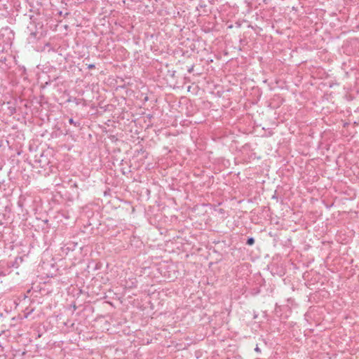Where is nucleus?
<instances>
[{
    "label": "nucleus",
    "mask_w": 359,
    "mask_h": 359,
    "mask_svg": "<svg viewBox=\"0 0 359 359\" xmlns=\"http://www.w3.org/2000/svg\"><path fill=\"white\" fill-rule=\"evenodd\" d=\"M78 243L75 242H69L66 244H65L62 248L61 250L63 253L67 255L69 252H72L75 250L76 248L77 247Z\"/></svg>",
    "instance_id": "2"
},
{
    "label": "nucleus",
    "mask_w": 359,
    "mask_h": 359,
    "mask_svg": "<svg viewBox=\"0 0 359 359\" xmlns=\"http://www.w3.org/2000/svg\"><path fill=\"white\" fill-rule=\"evenodd\" d=\"M255 351L257 353L261 352V349L257 346L255 347Z\"/></svg>",
    "instance_id": "7"
},
{
    "label": "nucleus",
    "mask_w": 359,
    "mask_h": 359,
    "mask_svg": "<svg viewBox=\"0 0 359 359\" xmlns=\"http://www.w3.org/2000/svg\"><path fill=\"white\" fill-rule=\"evenodd\" d=\"M95 68V65L94 64H90L88 65V69H94Z\"/></svg>",
    "instance_id": "6"
},
{
    "label": "nucleus",
    "mask_w": 359,
    "mask_h": 359,
    "mask_svg": "<svg viewBox=\"0 0 359 359\" xmlns=\"http://www.w3.org/2000/svg\"><path fill=\"white\" fill-rule=\"evenodd\" d=\"M69 123L73 125L76 128H81V122L80 121H75L73 118H69Z\"/></svg>",
    "instance_id": "4"
},
{
    "label": "nucleus",
    "mask_w": 359,
    "mask_h": 359,
    "mask_svg": "<svg viewBox=\"0 0 359 359\" xmlns=\"http://www.w3.org/2000/svg\"><path fill=\"white\" fill-rule=\"evenodd\" d=\"M22 262L23 258L22 257H17L14 261L9 262L8 266L9 267L18 268Z\"/></svg>",
    "instance_id": "3"
},
{
    "label": "nucleus",
    "mask_w": 359,
    "mask_h": 359,
    "mask_svg": "<svg viewBox=\"0 0 359 359\" xmlns=\"http://www.w3.org/2000/svg\"><path fill=\"white\" fill-rule=\"evenodd\" d=\"M203 32H207V29L203 27Z\"/></svg>",
    "instance_id": "10"
},
{
    "label": "nucleus",
    "mask_w": 359,
    "mask_h": 359,
    "mask_svg": "<svg viewBox=\"0 0 359 359\" xmlns=\"http://www.w3.org/2000/svg\"><path fill=\"white\" fill-rule=\"evenodd\" d=\"M255 243V238L253 237H249L247 239L246 244L248 245H252Z\"/></svg>",
    "instance_id": "5"
},
{
    "label": "nucleus",
    "mask_w": 359,
    "mask_h": 359,
    "mask_svg": "<svg viewBox=\"0 0 359 359\" xmlns=\"http://www.w3.org/2000/svg\"><path fill=\"white\" fill-rule=\"evenodd\" d=\"M203 22H206V19L203 18Z\"/></svg>",
    "instance_id": "9"
},
{
    "label": "nucleus",
    "mask_w": 359,
    "mask_h": 359,
    "mask_svg": "<svg viewBox=\"0 0 359 359\" xmlns=\"http://www.w3.org/2000/svg\"><path fill=\"white\" fill-rule=\"evenodd\" d=\"M38 162H39V163H41V160H39ZM46 163H44V164H43V165L40 164L39 165H40V167L43 168V167L46 165Z\"/></svg>",
    "instance_id": "8"
},
{
    "label": "nucleus",
    "mask_w": 359,
    "mask_h": 359,
    "mask_svg": "<svg viewBox=\"0 0 359 359\" xmlns=\"http://www.w3.org/2000/svg\"><path fill=\"white\" fill-rule=\"evenodd\" d=\"M29 30H30V34H29V36L27 37V41H28L29 43H36L43 36L42 32H40L38 31H32L31 29Z\"/></svg>",
    "instance_id": "1"
}]
</instances>
